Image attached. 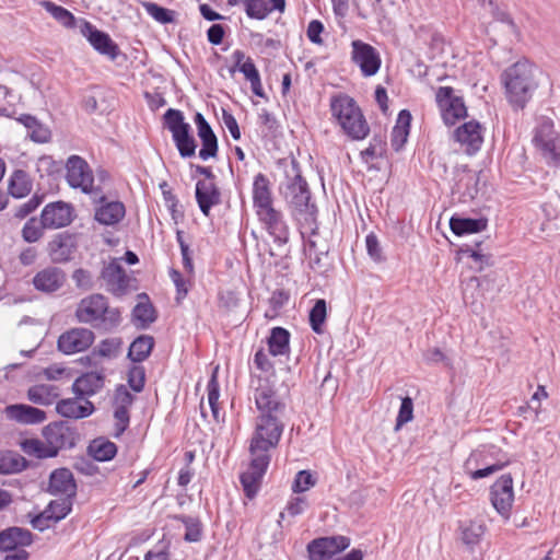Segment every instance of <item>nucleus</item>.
I'll return each mask as SVG.
<instances>
[{
    "mask_svg": "<svg viewBox=\"0 0 560 560\" xmlns=\"http://www.w3.org/2000/svg\"><path fill=\"white\" fill-rule=\"evenodd\" d=\"M81 33L98 54L108 57L110 60L118 57L119 47L107 33L96 28L88 21H84Z\"/></svg>",
    "mask_w": 560,
    "mask_h": 560,
    "instance_id": "obj_20",
    "label": "nucleus"
},
{
    "mask_svg": "<svg viewBox=\"0 0 560 560\" xmlns=\"http://www.w3.org/2000/svg\"><path fill=\"white\" fill-rule=\"evenodd\" d=\"M454 186L452 191L459 194L466 200H472L478 195L479 175L470 170L468 165H457L454 170Z\"/></svg>",
    "mask_w": 560,
    "mask_h": 560,
    "instance_id": "obj_22",
    "label": "nucleus"
},
{
    "mask_svg": "<svg viewBox=\"0 0 560 560\" xmlns=\"http://www.w3.org/2000/svg\"><path fill=\"white\" fill-rule=\"evenodd\" d=\"M127 382L129 387L136 392L141 393L145 385V369L140 363H132L128 368Z\"/></svg>",
    "mask_w": 560,
    "mask_h": 560,
    "instance_id": "obj_57",
    "label": "nucleus"
},
{
    "mask_svg": "<svg viewBox=\"0 0 560 560\" xmlns=\"http://www.w3.org/2000/svg\"><path fill=\"white\" fill-rule=\"evenodd\" d=\"M485 534V526L477 522L470 521L469 523L460 526V539L467 547H475L480 542Z\"/></svg>",
    "mask_w": 560,
    "mask_h": 560,
    "instance_id": "obj_52",
    "label": "nucleus"
},
{
    "mask_svg": "<svg viewBox=\"0 0 560 560\" xmlns=\"http://www.w3.org/2000/svg\"><path fill=\"white\" fill-rule=\"evenodd\" d=\"M132 316L141 323V328H145L156 320V312L151 302L138 303L133 307Z\"/></svg>",
    "mask_w": 560,
    "mask_h": 560,
    "instance_id": "obj_58",
    "label": "nucleus"
},
{
    "mask_svg": "<svg viewBox=\"0 0 560 560\" xmlns=\"http://www.w3.org/2000/svg\"><path fill=\"white\" fill-rule=\"evenodd\" d=\"M284 429L285 420L256 418L255 430L249 441V453L271 455L270 451L279 445Z\"/></svg>",
    "mask_w": 560,
    "mask_h": 560,
    "instance_id": "obj_7",
    "label": "nucleus"
},
{
    "mask_svg": "<svg viewBox=\"0 0 560 560\" xmlns=\"http://www.w3.org/2000/svg\"><path fill=\"white\" fill-rule=\"evenodd\" d=\"M351 60L359 66L364 77L376 74L381 68V57L378 51L370 44L360 39L351 43Z\"/></svg>",
    "mask_w": 560,
    "mask_h": 560,
    "instance_id": "obj_17",
    "label": "nucleus"
},
{
    "mask_svg": "<svg viewBox=\"0 0 560 560\" xmlns=\"http://www.w3.org/2000/svg\"><path fill=\"white\" fill-rule=\"evenodd\" d=\"M290 337L289 330L283 327L271 328L267 339L269 353L272 357L288 355L290 353Z\"/></svg>",
    "mask_w": 560,
    "mask_h": 560,
    "instance_id": "obj_39",
    "label": "nucleus"
},
{
    "mask_svg": "<svg viewBox=\"0 0 560 560\" xmlns=\"http://www.w3.org/2000/svg\"><path fill=\"white\" fill-rule=\"evenodd\" d=\"M194 122L197 128V135L201 141L199 158L203 161L215 158L219 152V142L212 127L199 112L194 115Z\"/></svg>",
    "mask_w": 560,
    "mask_h": 560,
    "instance_id": "obj_23",
    "label": "nucleus"
},
{
    "mask_svg": "<svg viewBox=\"0 0 560 560\" xmlns=\"http://www.w3.org/2000/svg\"><path fill=\"white\" fill-rule=\"evenodd\" d=\"M44 194H34L27 201L14 209V218L23 220L33 213L44 201Z\"/></svg>",
    "mask_w": 560,
    "mask_h": 560,
    "instance_id": "obj_60",
    "label": "nucleus"
},
{
    "mask_svg": "<svg viewBox=\"0 0 560 560\" xmlns=\"http://www.w3.org/2000/svg\"><path fill=\"white\" fill-rule=\"evenodd\" d=\"M280 192L291 215L315 234L318 229V209L312 201V192L306 179L302 176L300 162L294 158L290 161V167L284 171Z\"/></svg>",
    "mask_w": 560,
    "mask_h": 560,
    "instance_id": "obj_1",
    "label": "nucleus"
},
{
    "mask_svg": "<svg viewBox=\"0 0 560 560\" xmlns=\"http://www.w3.org/2000/svg\"><path fill=\"white\" fill-rule=\"evenodd\" d=\"M510 464L503 451L485 444L474 450L464 463V470L472 480L487 478Z\"/></svg>",
    "mask_w": 560,
    "mask_h": 560,
    "instance_id": "obj_5",
    "label": "nucleus"
},
{
    "mask_svg": "<svg viewBox=\"0 0 560 560\" xmlns=\"http://www.w3.org/2000/svg\"><path fill=\"white\" fill-rule=\"evenodd\" d=\"M74 315L79 323L90 324L104 331L115 330L122 319L120 310L110 307L108 299L101 293L83 298L79 302Z\"/></svg>",
    "mask_w": 560,
    "mask_h": 560,
    "instance_id": "obj_4",
    "label": "nucleus"
},
{
    "mask_svg": "<svg viewBox=\"0 0 560 560\" xmlns=\"http://www.w3.org/2000/svg\"><path fill=\"white\" fill-rule=\"evenodd\" d=\"M79 398L61 399L56 405V411L63 418L83 419L91 416L95 407L92 401L85 399L84 404L78 402Z\"/></svg>",
    "mask_w": 560,
    "mask_h": 560,
    "instance_id": "obj_33",
    "label": "nucleus"
},
{
    "mask_svg": "<svg viewBox=\"0 0 560 560\" xmlns=\"http://www.w3.org/2000/svg\"><path fill=\"white\" fill-rule=\"evenodd\" d=\"M285 10V0H280L279 5L272 0H246L244 11L248 19L262 21L270 13L278 11L280 13Z\"/></svg>",
    "mask_w": 560,
    "mask_h": 560,
    "instance_id": "obj_36",
    "label": "nucleus"
},
{
    "mask_svg": "<svg viewBox=\"0 0 560 560\" xmlns=\"http://www.w3.org/2000/svg\"><path fill=\"white\" fill-rule=\"evenodd\" d=\"M32 191V180L23 170H15L8 183V192L15 199H22Z\"/></svg>",
    "mask_w": 560,
    "mask_h": 560,
    "instance_id": "obj_43",
    "label": "nucleus"
},
{
    "mask_svg": "<svg viewBox=\"0 0 560 560\" xmlns=\"http://www.w3.org/2000/svg\"><path fill=\"white\" fill-rule=\"evenodd\" d=\"M30 463L14 451H0V474L11 475L25 470Z\"/></svg>",
    "mask_w": 560,
    "mask_h": 560,
    "instance_id": "obj_42",
    "label": "nucleus"
},
{
    "mask_svg": "<svg viewBox=\"0 0 560 560\" xmlns=\"http://www.w3.org/2000/svg\"><path fill=\"white\" fill-rule=\"evenodd\" d=\"M16 121L23 125L27 130V137L35 143H47L51 139V131L36 116L31 114H21Z\"/></svg>",
    "mask_w": 560,
    "mask_h": 560,
    "instance_id": "obj_35",
    "label": "nucleus"
},
{
    "mask_svg": "<svg viewBox=\"0 0 560 560\" xmlns=\"http://www.w3.org/2000/svg\"><path fill=\"white\" fill-rule=\"evenodd\" d=\"M65 281V271L58 267L49 266L36 272L32 283L37 291L54 293L63 285Z\"/></svg>",
    "mask_w": 560,
    "mask_h": 560,
    "instance_id": "obj_27",
    "label": "nucleus"
},
{
    "mask_svg": "<svg viewBox=\"0 0 560 560\" xmlns=\"http://www.w3.org/2000/svg\"><path fill=\"white\" fill-rule=\"evenodd\" d=\"M489 500L503 520H510L514 502L513 477L511 474L501 475L490 487Z\"/></svg>",
    "mask_w": 560,
    "mask_h": 560,
    "instance_id": "obj_12",
    "label": "nucleus"
},
{
    "mask_svg": "<svg viewBox=\"0 0 560 560\" xmlns=\"http://www.w3.org/2000/svg\"><path fill=\"white\" fill-rule=\"evenodd\" d=\"M94 219L102 225L110 226L119 223L126 215V207L121 201H107L105 195L100 192Z\"/></svg>",
    "mask_w": 560,
    "mask_h": 560,
    "instance_id": "obj_25",
    "label": "nucleus"
},
{
    "mask_svg": "<svg viewBox=\"0 0 560 560\" xmlns=\"http://www.w3.org/2000/svg\"><path fill=\"white\" fill-rule=\"evenodd\" d=\"M482 129L481 124L477 120L464 122L455 129L454 138L465 148L468 155H474L481 149L483 143Z\"/></svg>",
    "mask_w": 560,
    "mask_h": 560,
    "instance_id": "obj_24",
    "label": "nucleus"
},
{
    "mask_svg": "<svg viewBox=\"0 0 560 560\" xmlns=\"http://www.w3.org/2000/svg\"><path fill=\"white\" fill-rule=\"evenodd\" d=\"M535 67L528 60H518L501 74L505 97L515 109H523L538 88Z\"/></svg>",
    "mask_w": 560,
    "mask_h": 560,
    "instance_id": "obj_2",
    "label": "nucleus"
},
{
    "mask_svg": "<svg viewBox=\"0 0 560 560\" xmlns=\"http://www.w3.org/2000/svg\"><path fill=\"white\" fill-rule=\"evenodd\" d=\"M144 11L156 22L161 24H171L175 22V11L161 7L152 1L142 2Z\"/></svg>",
    "mask_w": 560,
    "mask_h": 560,
    "instance_id": "obj_54",
    "label": "nucleus"
},
{
    "mask_svg": "<svg viewBox=\"0 0 560 560\" xmlns=\"http://www.w3.org/2000/svg\"><path fill=\"white\" fill-rule=\"evenodd\" d=\"M316 480L308 470H300L294 478L292 491L294 493H302L315 485Z\"/></svg>",
    "mask_w": 560,
    "mask_h": 560,
    "instance_id": "obj_62",
    "label": "nucleus"
},
{
    "mask_svg": "<svg viewBox=\"0 0 560 560\" xmlns=\"http://www.w3.org/2000/svg\"><path fill=\"white\" fill-rule=\"evenodd\" d=\"M45 230H48V228L44 224L42 218L32 217L24 223L21 236L26 243H36L44 237Z\"/></svg>",
    "mask_w": 560,
    "mask_h": 560,
    "instance_id": "obj_50",
    "label": "nucleus"
},
{
    "mask_svg": "<svg viewBox=\"0 0 560 560\" xmlns=\"http://www.w3.org/2000/svg\"><path fill=\"white\" fill-rule=\"evenodd\" d=\"M154 338L150 335L138 336L130 345L127 358L132 363H141L151 354L154 348Z\"/></svg>",
    "mask_w": 560,
    "mask_h": 560,
    "instance_id": "obj_41",
    "label": "nucleus"
},
{
    "mask_svg": "<svg viewBox=\"0 0 560 560\" xmlns=\"http://www.w3.org/2000/svg\"><path fill=\"white\" fill-rule=\"evenodd\" d=\"M481 246V242L475 244V247L470 245H463L459 248V253L463 256L471 258L476 264V269L481 271L485 266H491L493 264L492 256L482 254L479 247Z\"/></svg>",
    "mask_w": 560,
    "mask_h": 560,
    "instance_id": "obj_55",
    "label": "nucleus"
},
{
    "mask_svg": "<svg viewBox=\"0 0 560 560\" xmlns=\"http://www.w3.org/2000/svg\"><path fill=\"white\" fill-rule=\"evenodd\" d=\"M330 112L342 132L352 141L364 140L371 131L362 109L353 97L339 93L330 98Z\"/></svg>",
    "mask_w": 560,
    "mask_h": 560,
    "instance_id": "obj_3",
    "label": "nucleus"
},
{
    "mask_svg": "<svg viewBox=\"0 0 560 560\" xmlns=\"http://www.w3.org/2000/svg\"><path fill=\"white\" fill-rule=\"evenodd\" d=\"M74 208L71 203L57 200L45 205L40 218L48 230L63 229L74 220Z\"/></svg>",
    "mask_w": 560,
    "mask_h": 560,
    "instance_id": "obj_16",
    "label": "nucleus"
},
{
    "mask_svg": "<svg viewBox=\"0 0 560 560\" xmlns=\"http://www.w3.org/2000/svg\"><path fill=\"white\" fill-rule=\"evenodd\" d=\"M72 510L70 499L54 500L44 510V516L54 523L63 520Z\"/></svg>",
    "mask_w": 560,
    "mask_h": 560,
    "instance_id": "obj_51",
    "label": "nucleus"
},
{
    "mask_svg": "<svg viewBox=\"0 0 560 560\" xmlns=\"http://www.w3.org/2000/svg\"><path fill=\"white\" fill-rule=\"evenodd\" d=\"M163 126L172 133L180 158L186 159L195 155L197 142L182 110L168 108L163 115Z\"/></svg>",
    "mask_w": 560,
    "mask_h": 560,
    "instance_id": "obj_6",
    "label": "nucleus"
},
{
    "mask_svg": "<svg viewBox=\"0 0 560 560\" xmlns=\"http://www.w3.org/2000/svg\"><path fill=\"white\" fill-rule=\"evenodd\" d=\"M232 58L234 60V66L230 68V73L233 75L236 71H240L244 74L246 80H252L259 74L258 69L256 68L252 58H247L245 60V52L241 49H236L232 54Z\"/></svg>",
    "mask_w": 560,
    "mask_h": 560,
    "instance_id": "obj_46",
    "label": "nucleus"
},
{
    "mask_svg": "<svg viewBox=\"0 0 560 560\" xmlns=\"http://www.w3.org/2000/svg\"><path fill=\"white\" fill-rule=\"evenodd\" d=\"M254 401L258 411L256 418L285 420L287 404L268 380H259L254 388Z\"/></svg>",
    "mask_w": 560,
    "mask_h": 560,
    "instance_id": "obj_8",
    "label": "nucleus"
},
{
    "mask_svg": "<svg viewBox=\"0 0 560 560\" xmlns=\"http://www.w3.org/2000/svg\"><path fill=\"white\" fill-rule=\"evenodd\" d=\"M326 318L327 302L324 299H317L308 313V323L315 334L320 335L324 332Z\"/></svg>",
    "mask_w": 560,
    "mask_h": 560,
    "instance_id": "obj_49",
    "label": "nucleus"
},
{
    "mask_svg": "<svg viewBox=\"0 0 560 560\" xmlns=\"http://www.w3.org/2000/svg\"><path fill=\"white\" fill-rule=\"evenodd\" d=\"M48 492L52 495L66 494L72 499L77 494V482L68 468H57L49 476Z\"/></svg>",
    "mask_w": 560,
    "mask_h": 560,
    "instance_id": "obj_28",
    "label": "nucleus"
},
{
    "mask_svg": "<svg viewBox=\"0 0 560 560\" xmlns=\"http://www.w3.org/2000/svg\"><path fill=\"white\" fill-rule=\"evenodd\" d=\"M100 279L105 282L106 290L115 296L124 295L129 288V278L115 258L102 267Z\"/></svg>",
    "mask_w": 560,
    "mask_h": 560,
    "instance_id": "obj_21",
    "label": "nucleus"
},
{
    "mask_svg": "<svg viewBox=\"0 0 560 560\" xmlns=\"http://www.w3.org/2000/svg\"><path fill=\"white\" fill-rule=\"evenodd\" d=\"M488 226L487 218H462L453 215L450 219V229L457 235L475 234L485 231Z\"/></svg>",
    "mask_w": 560,
    "mask_h": 560,
    "instance_id": "obj_38",
    "label": "nucleus"
},
{
    "mask_svg": "<svg viewBox=\"0 0 560 560\" xmlns=\"http://www.w3.org/2000/svg\"><path fill=\"white\" fill-rule=\"evenodd\" d=\"M262 228L272 237L273 243L283 246L289 242L290 230L283 213L273 206L255 212Z\"/></svg>",
    "mask_w": 560,
    "mask_h": 560,
    "instance_id": "obj_14",
    "label": "nucleus"
},
{
    "mask_svg": "<svg viewBox=\"0 0 560 560\" xmlns=\"http://www.w3.org/2000/svg\"><path fill=\"white\" fill-rule=\"evenodd\" d=\"M365 246H366L368 255L370 256V258L373 261L382 262L385 260V257L383 255V250H382V247H381V244L378 242L376 234L371 232L365 236Z\"/></svg>",
    "mask_w": 560,
    "mask_h": 560,
    "instance_id": "obj_63",
    "label": "nucleus"
},
{
    "mask_svg": "<svg viewBox=\"0 0 560 560\" xmlns=\"http://www.w3.org/2000/svg\"><path fill=\"white\" fill-rule=\"evenodd\" d=\"M350 538L342 535L323 536L311 540L306 550L310 560H329L350 546Z\"/></svg>",
    "mask_w": 560,
    "mask_h": 560,
    "instance_id": "obj_13",
    "label": "nucleus"
},
{
    "mask_svg": "<svg viewBox=\"0 0 560 560\" xmlns=\"http://www.w3.org/2000/svg\"><path fill=\"white\" fill-rule=\"evenodd\" d=\"M104 386V375L100 372H86L72 384V392L77 398H86L98 393Z\"/></svg>",
    "mask_w": 560,
    "mask_h": 560,
    "instance_id": "obj_32",
    "label": "nucleus"
},
{
    "mask_svg": "<svg viewBox=\"0 0 560 560\" xmlns=\"http://www.w3.org/2000/svg\"><path fill=\"white\" fill-rule=\"evenodd\" d=\"M136 397L122 384L115 388L114 393V408H122L129 410L133 405Z\"/></svg>",
    "mask_w": 560,
    "mask_h": 560,
    "instance_id": "obj_61",
    "label": "nucleus"
},
{
    "mask_svg": "<svg viewBox=\"0 0 560 560\" xmlns=\"http://www.w3.org/2000/svg\"><path fill=\"white\" fill-rule=\"evenodd\" d=\"M207 397L208 402L212 411V416L214 419H218L219 416V397H220V384L218 381L217 370H214L211 374L210 380L207 384Z\"/></svg>",
    "mask_w": 560,
    "mask_h": 560,
    "instance_id": "obj_59",
    "label": "nucleus"
},
{
    "mask_svg": "<svg viewBox=\"0 0 560 560\" xmlns=\"http://www.w3.org/2000/svg\"><path fill=\"white\" fill-rule=\"evenodd\" d=\"M7 415L23 424H38L46 420V412L44 410L24 404L8 406Z\"/></svg>",
    "mask_w": 560,
    "mask_h": 560,
    "instance_id": "obj_34",
    "label": "nucleus"
},
{
    "mask_svg": "<svg viewBox=\"0 0 560 560\" xmlns=\"http://www.w3.org/2000/svg\"><path fill=\"white\" fill-rule=\"evenodd\" d=\"M250 462L248 468L240 475V482L248 499H254L261 486L262 478L271 462V455L261 453H249Z\"/></svg>",
    "mask_w": 560,
    "mask_h": 560,
    "instance_id": "obj_10",
    "label": "nucleus"
},
{
    "mask_svg": "<svg viewBox=\"0 0 560 560\" xmlns=\"http://www.w3.org/2000/svg\"><path fill=\"white\" fill-rule=\"evenodd\" d=\"M195 198L205 217H209L211 209L222 202L221 191L217 184L202 179L196 183Z\"/></svg>",
    "mask_w": 560,
    "mask_h": 560,
    "instance_id": "obj_26",
    "label": "nucleus"
},
{
    "mask_svg": "<svg viewBox=\"0 0 560 560\" xmlns=\"http://www.w3.org/2000/svg\"><path fill=\"white\" fill-rule=\"evenodd\" d=\"M168 276L176 289L175 301L177 304H180L182 301L186 299L191 288V280L185 279L180 271L175 268L168 270Z\"/></svg>",
    "mask_w": 560,
    "mask_h": 560,
    "instance_id": "obj_56",
    "label": "nucleus"
},
{
    "mask_svg": "<svg viewBox=\"0 0 560 560\" xmlns=\"http://www.w3.org/2000/svg\"><path fill=\"white\" fill-rule=\"evenodd\" d=\"M21 448L28 456H33L38 459L54 458L58 455L55 447H51L48 442H44L39 439L23 440L21 442Z\"/></svg>",
    "mask_w": 560,
    "mask_h": 560,
    "instance_id": "obj_44",
    "label": "nucleus"
},
{
    "mask_svg": "<svg viewBox=\"0 0 560 560\" xmlns=\"http://www.w3.org/2000/svg\"><path fill=\"white\" fill-rule=\"evenodd\" d=\"M386 153V141L385 137L381 133L374 135L370 140L369 147L361 151V160L364 163L369 161L383 158Z\"/></svg>",
    "mask_w": 560,
    "mask_h": 560,
    "instance_id": "obj_53",
    "label": "nucleus"
},
{
    "mask_svg": "<svg viewBox=\"0 0 560 560\" xmlns=\"http://www.w3.org/2000/svg\"><path fill=\"white\" fill-rule=\"evenodd\" d=\"M66 180L71 188L80 189L85 195L102 192L94 187V176L89 163L80 155H70L66 162Z\"/></svg>",
    "mask_w": 560,
    "mask_h": 560,
    "instance_id": "obj_9",
    "label": "nucleus"
},
{
    "mask_svg": "<svg viewBox=\"0 0 560 560\" xmlns=\"http://www.w3.org/2000/svg\"><path fill=\"white\" fill-rule=\"evenodd\" d=\"M412 116L408 109H401L392 129L390 144L394 151L399 152L406 144L411 126Z\"/></svg>",
    "mask_w": 560,
    "mask_h": 560,
    "instance_id": "obj_37",
    "label": "nucleus"
},
{
    "mask_svg": "<svg viewBox=\"0 0 560 560\" xmlns=\"http://www.w3.org/2000/svg\"><path fill=\"white\" fill-rule=\"evenodd\" d=\"M43 436L59 454L60 450L72 448L78 440L75 428L66 420L55 421L43 429Z\"/></svg>",
    "mask_w": 560,
    "mask_h": 560,
    "instance_id": "obj_15",
    "label": "nucleus"
},
{
    "mask_svg": "<svg viewBox=\"0 0 560 560\" xmlns=\"http://www.w3.org/2000/svg\"><path fill=\"white\" fill-rule=\"evenodd\" d=\"M435 102L446 126H454L459 119L467 116L463 97L455 96L452 86H440L435 93Z\"/></svg>",
    "mask_w": 560,
    "mask_h": 560,
    "instance_id": "obj_11",
    "label": "nucleus"
},
{
    "mask_svg": "<svg viewBox=\"0 0 560 560\" xmlns=\"http://www.w3.org/2000/svg\"><path fill=\"white\" fill-rule=\"evenodd\" d=\"M174 520L183 523L185 526L184 540L187 542H198L202 539V523L199 517L189 515L178 514L174 516Z\"/></svg>",
    "mask_w": 560,
    "mask_h": 560,
    "instance_id": "obj_47",
    "label": "nucleus"
},
{
    "mask_svg": "<svg viewBox=\"0 0 560 560\" xmlns=\"http://www.w3.org/2000/svg\"><path fill=\"white\" fill-rule=\"evenodd\" d=\"M413 418V401L409 396L401 398L400 407L396 418V428H399Z\"/></svg>",
    "mask_w": 560,
    "mask_h": 560,
    "instance_id": "obj_64",
    "label": "nucleus"
},
{
    "mask_svg": "<svg viewBox=\"0 0 560 560\" xmlns=\"http://www.w3.org/2000/svg\"><path fill=\"white\" fill-rule=\"evenodd\" d=\"M39 4L62 26L67 28H72L75 26V16L68 9L49 0H43Z\"/></svg>",
    "mask_w": 560,
    "mask_h": 560,
    "instance_id": "obj_48",
    "label": "nucleus"
},
{
    "mask_svg": "<svg viewBox=\"0 0 560 560\" xmlns=\"http://www.w3.org/2000/svg\"><path fill=\"white\" fill-rule=\"evenodd\" d=\"M94 341V332L89 328L78 327L61 334L57 340V348L65 354H74L85 351Z\"/></svg>",
    "mask_w": 560,
    "mask_h": 560,
    "instance_id": "obj_18",
    "label": "nucleus"
},
{
    "mask_svg": "<svg viewBox=\"0 0 560 560\" xmlns=\"http://www.w3.org/2000/svg\"><path fill=\"white\" fill-rule=\"evenodd\" d=\"M534 141L545 155L550 156L552 160L559 159V154L556 150L557 132L551 119H545L539 124L534 136Z\"/></svg>",
    "mask_w": 560,
    "mask_h": 560,
    "instance_id": "obj_30",
    "label": "nucleus"
},
{
    "mask_svg": "<svg viewBox=\"0 0 560 560\" xmlns=\"http://www.w3.org/2000/svg\"><path fill=\"white\" fill-rule=\"evenodd\" d=\"M252 198L255 212L273 206L271 184L264 173L254 176Z\"/></svg>",
    "mask_w": 560,
    "mask_h": 560,
    "instance_id": "obj_31",
    "label": "nucleus"
},
{
    "mask_svg": "<svg viewBox=\"0 0 560 560\" xmlns=\"http://www.w3.org/2000/svg\"><path fill=\"white\" fill-rule=\"evenodd\" d=\"M77 247V235L61 232L47 243V254L54 264H66L73 258Z\"/></svg>",
    "mask_w": 560,
    "mask_h": 560,
    "instance_id": "obj_19",
    "label": "nucleus"
},
{
    "mask_svg": "<svg viewBox=\"0 0 560 560\" xmlns=\"http://www.w3.org/2000/svg\"><path fill=\"white\" fill-rule=\"evenodd\" d=\"M60 396V389L51 384H36L28 388L27 399L33 404L48 406Z\"/></svg>",
    "mask_w": 560,
    "mask_h": 560,
    "instance_id": "obj_40",
    "label": "nucleus"
},
{
    "mask_svg": "<svg viewBox=\"0 0 560 560\" xmlns=\"http://www.w3.org/2000/svg\"><path fill=\"white\" fill-rule=\"evenodd\" d=\"M88 451L95 460L108 462L117 454V445L105 438H97L90 443Z\"/></svg>",
    "mask_w": 560,
    "mask_h": 560,
    "instance_id": "obj_45",
    "label": "nucleus"
},
{
    "mask_svg": "<svg viewBox=\"0 0 560 560\" xmlns=\"http://www.w3.org/2000/svg\"><path fill=\"white\" fill-rule=\"evenodd\" d=\"M32 544L33 534L26 528L12 526L0 532V551H16Z\"/></svg>",
    "mask_w": 560,
    "mask_h": 560,
    "instance_id": "obj_29",
    "label": "nucleus"
}]
</instances>
